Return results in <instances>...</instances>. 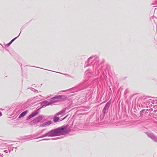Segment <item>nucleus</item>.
Listing matches in <instances>:
<instances>
[{
  "mask_svg": "<svg viewBox=\"0 0 157 157\" xmlns=\"http://www.w3.org/2000/svg\"><path fill=\"white\" fill-rule=\"evenodd\" d=\"M52 132L54 133L56 135L64 134L66 133V129H65V128H57Z\"/></svg>",
  "mask_w": 157,
  "mask_h": 157,
  "instance_id": "f257e3e1",
  "label": "nucleus"
},
{
  "mask_svg": "<svg viewBox=\"0 0 157 157\" xmlns=\"http://www.w3.org/2000/svg\"><path fill=\"white\" fill-rule=\"evenodd\" d=\"M62 96L59 95L53 97L51 99V101L52 103H54L56 102L60 101L62 99Z\"/></svg>",
  "mask_w": 157,
  "mask_h": 157,
  "instance_id": "f03ea898",
  "label": "nucleus"
},
{
  "mask_svg": "<svg viewBox=\"0 0 157 157\" xmlns=\"http://www.w3.org/2000/svg\"><path fill=\"white\" fill-rule=\"evenodd\" d=\"M51 123V121L45 122L44 123L41 125L40 126L41 127H45L49 125Z\"/></svg>",
  "mask_w": 157,
  "mask_h": 157,
  "instance_id": "7ed1b4c3",
  "label": "nucleus"
},
{
  "mask_svg": "<svg viewBox=\"0 0 157 157\" xmlns=\"http://www.w3.org/2000/svg\"><path fill=\"white\" fill-rule=\"evenodd\" d=\"M38 113V112L37 111V110L35 112L32 113L31 115H29V118H31L32 117L35 116L36 115H37Z\"/></svg>",
  "mask_w": 157,
  "mask_h": 157,
  "instance_id": "20e7f679",
  "label": "nucleus"
},
{
  "mask_svg": "<svg viewBox=\"0 0 157 157\" xmlns=\"http://www.w3.org/2000/svg\"><path fill=\"white\" fill-rule=\"evenodd\" d=\"M28 113L27 111H25L22 113H21L20 115H19V117L20 118L22 117H23L25 116L26 114Z\"/></svg>",
  "mask_w": 157,
  "mask_h": 157,
  "instance_id": "39448f33",
  "label": "nucleus"
},
{
  "mask_svg": "<svg viewBox=\"0 0 157 157\" xmlns=\"http://www.w3.org/2000/svg\"><path fill=\"white\" fill-rule=\"evenodd\" d=\"M59 120V118L57 117H54L53 121L55 122H57Z\"/></svg>",
  "mask_w": 157,
  "mask_h": 157,
  "instance_id": "423d86ee",
  "label": "nucleus"
},
{
  "mask_svg": "<svg viewBox=\"0 0 157 157\" xmlns=\"http://www.w3.org/2000/svg\"><path fill=\"white\" fill-rule=\"evenodd\" d=\"M64 113V111H61L59 112L58 113H56V115H59L62 113Z\"/></svg>",
  "mask_w": 157,
  "mask_h": 157,
  "instance_id": "0eeeda50",
  "label": "nucleus"
},
{
  "mask_svg": "<svg viewBox=\"0 0 157 157\" xmlns=\"http://www.w3.org/2000/svg\"><path fill=\"white\" fill-rule=\"evenodd\" d=\"M14 40H12L9 43H8V45H10Z\"/></svg>",
  "mask_w": 157,
  "mask_h": 157,
  "instance_id": "6e6552de",
  "label": "nucleus"
},
{
  "mask_svg": "<svg viewBox=\"0 0 157 157\" xmlns=\"http://www.w3.org/2000/svg\"><path fill=\"white\" fill-rule=\"evenodd\" d=\"M2 113H1V112H0V116H2Z\"/></svg>",
  "mask_w": 157,
  "mask_h": 157,
  "instance_id": "1a4fd4ad",
  "label": "nucleus"
},
{
  "mask_svg": "<svg viewBox=\"0 0 157 157\" xmlns=\"http://www.w3.org/2000/svg\"><path fill=\"white\" fill-rule=\"evenodd\" d=\"M67 115L64 118H63V120H64V119L65 118H66L67 117Z\"/></svg>",
  "mask_w": 157,
  "mask_h": 157,
  "instance_id": "9d476101",
  "label": "nucleus"
},
{
  "mask_svg": "<svg viewBox=\"0 0 157 157\" xmlns=\"http://www.w3.org/2000/svg\"><path fill=\"white\" fill-rule=\"evenodd\" d=\"M108 105V104H107L106 105H105V108L106 106H107Z\"/></svg>",
  "mask_w": 157,
  "mask_h": 157,
  "instance_id": "9b49d317",
  "label": "nucleus"
},
{
  "mask_svg": "<svg viewBox=\"0 0 157 157\" xmlns=\"http://www.w3.org/2000/svg\"><path fill=\"white\" fill-rule=\"evenodd\" d=\"M16 38H17L16 37H15V38H14L13 39L15 40L16 39Z\"/></svg>",
  "mask_w": 157,
  "mask_h": 157,
  "instance_id": "f8f14e48",
  "label": "nucleus"
},
{
  "mask_svg": "<svg viewBox=\"0 0 157 157\" xmlns=\"http://www.w3.org/2000/svg\"><path fill=\"white\" fill-rule=\"evenodd\" d=\"M44 102H47V101H44Z\"/></svg>",
  "mask_w": 157,
  "mask_h": 157,
  "instance_id": "ddd939ff",
  "label": "nucleus"
}]
</instances>
